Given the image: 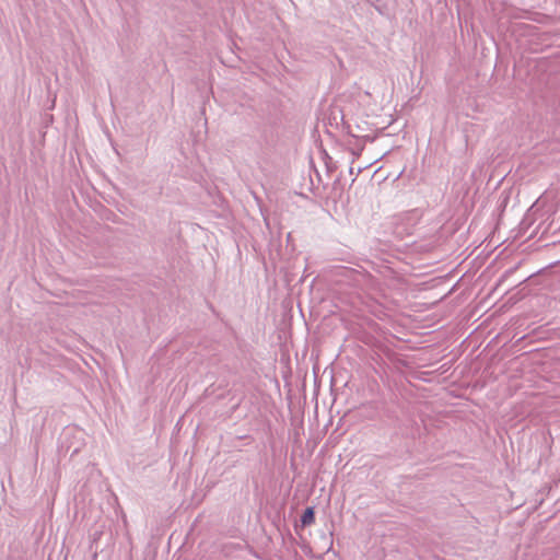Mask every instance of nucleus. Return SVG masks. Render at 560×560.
Returning a JSON list of instances; mask_svg holds the SVG:
<instances>
[{"mask_svg": "<svg viewBox=\"0 0 560 560\" xmlns=\"http://www.w3.org/2000/svg\"><path fill=\"white\" fill-rule=\"evenodd\" d=\"M314 520H315L314 510L312 508H307L301 517L302 524L311 525L312 523H314Z\"/></svg>", "mask_w": 560, "mask_h": 560, "instance_id": "1", "label": "nucleus"}]
</instances>
